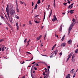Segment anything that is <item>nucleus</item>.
<instances>
[{"label":"nucleus","mask_w":78,"mask_h":78,"mask_svg":"<svg viewBox=\"0 0 78 78\" xmlns=\"http://www.w3.org/2000/svg\"><path fill=\"white\" fill-rule=\"evenodd\" d=\"M73 22H72V23L70 25L69 27H71V28H73V26H74V25L75 24V19L73 18L72 20Z\"/></svg>","instance_id":"f257e3e1"},{"label":"nucleus","mask_w":78,"mask_h":78,"mask_svg":"<svg viewBox=\"0 0 78 78\" xmlns=\"http://www.w3.org/2000/svg\"><path fill=\"white\" fill-rule=\"evenodd\" d=\"M9 14L10 16H14V14H16V12H15V11L14 10H10Z\"/></svg>","instance_id":"f03ea898"},{"label":"nucleus","mask_w":78,"mask_h":78,"mask_svg":"<svg viewBox=\"0 0 78 78\" xmlns=\"http://www.w3.org/2000/svg\"><path fill=\"white\" fill-rule=\"evenodd\" d=\"M72 53H70L69 55H68V58H67L66 60V62H67L69 61V59L72 57Z\"/></svg>","instance_id":"7ed1b4c3"},{"label":"nucleus","mask_w":78,"mask_h":78,"mask_svg":"<svg viewBox=\"0 0 78 78\" xmlns=\"http://www.w3.org/2000/svg\"><path fill=\"white\" fill-rule=\"evenodd\" d=\"M54 19H52V21L53 22H55V20H57V18H56V15H54V17H53Z\"/></svg>","instance_id":"20e7f679"},{"label":"nucleus","mask_w":78,"mask_h":78,"mask_svg":"<svg viewBox=\"0 0 78 78\" xmlns=\"http://www.w3.org/2000/svg\"><path fill=\"white\" fill-rule=\"evenodd\" d=\"M6 12L7 14H9V5L8 4L6 8Z\"/></svg>","instance_id":"39448f33"},{"label":"nucleus","mask_w":78,"mask_h":78,"mask_svg":"<svg viewBox=\"0 0 78 78\" xmlns=\"http://www.w3.org/2000/svg\"><path fill=\"white\" fill-rule=\"evenodd\" d=\"M72 27H69V30H68L69 33L68 34V36H69V34H70V31H71V30H72Z\"/></svg>","instance_id":"423d86ee"},{"label":"nucleus","mask_w":78,"mask_h":78,"mask_svg":"<svg viewBox=\"0 0 78 78\" xmlns=\"http://www.w3.org/2000/svg\"><path fill=\"white\" fill-rule=\"evenodd\" d=\"M7 14L10 22H11V23H12V20H11V19H10V16H9V13H8Z\"/></svg>","instance_id":"0eeeda50"},{"label":"nucleus","mask_w":78,"mask_h":78,"mask_svg":"<svg viewBox=\"0 0 78 78\" xmlns=\"http://www.w3.org/2000/svg\"><path fill=\"white\" fill-rule=\"evenodd\" d=\"M41 37H42L41 35H40L37 38V41H39V40L41 39Z\"/></svg>","instance_id":"6e6552de"},{"label":"nucleus","mask_w":78,"mask_h":78,"mask_svg":"<svg viewBox=\"0 0 78 78\" xmlns=\"http://www.w3.org/2000/svg\"><path fill=\"white\" fill-rule=\"evenodd\" d=\"M60 46L61 47H62V46H63V47H65V46H66V43H62V44H61Z\"/></svg>","instance_id":"1a4fd4ad"},{"label":"nucleus","mask_w":78,"mask_h":78,"mask_svg":"<svg viewBox=\"0 0 78 78\" xmlns=\"http://www.w3.org/2000/svg\"><path fill=\"white\" fill-rule=\"evenodd\" d=\"M62 25H61L60 26V27L59 28V31H60V32H61V31H62Z\"/></svg>","instance_id":"9d476101"},{"label":"nucleus","mask_w":78,"mask_h":78,"mask_svg":"<svg viewBox=\"0 0 78 78\" xmlns=\"http://www.w3.org/2000/svg\"><path fill=\"white\" fill-rule=\"evenodd\" d=\"M72 42V40H69L68 41V44H71Z\"/></svg>","instance_id":"9b49d317"},{"label":"nucleus","mask_w":78,"mask_h":78,"mask_svg":"<svg viewBox=\"0 0 78 78\" xmlns=\"http://www.w3.org/2000/svg\"><path fill=\"white\" fill-rule=\"evenodd\" d=\"M66 78H70V74H68L66 77Z\"/></svg>","instance_id":"f8f14e48"},{"label":"nucleus","mask_w":78,"mask_h":78,"mask_svg":"<svg viewBox=\"0 0 78 78\" xmlns=\"http://www.w3.org/2000/svg\"><path fill=\"white\" fill-rule=\"evenodd\" d=\"M58 50L56 49V50H55L54 52H55V55H57V53H58Z\"/></svg>","instance_id":"ddd939ff"},{"label":"nucleus","mask_w":78,"mask_h":78,"mask_svg":"<svg viewBox=\"0 0 78 78\" xmlns=\"http://www.w3.org/2000/svg\"><path fill=\"white\" fill-rule=\"evenodd\" d=\"M74 10H70L69 12L71 14H73V13L74 12L73 11H74Z\"/></svg>","instance_id":"4468645a"},{"label":"nucleus","mask_w":78,"mask_h":78,"mask_svg":"<svg viewBox=\"0 0 78 78\" xmlns=\"http://www.w3.org/2000/svg\"><path fill=\"white\" fill-rule=\"evenodd\" d=\"M16 9L17 12H19V8H18V5H17Z\"/></svg>","instance_id":"2eb2a0df"},{"label":"nucleus","mask_w":78,"mask_h":78,"mask_svg":"<svg viewBox=\"0 0 78 78\" xmlns=\"http://www.w3.org/2000/svg\"><path fill=\"white\" fill-rule=\"evenodd\" d=\"M52 9L50 13L49 14V17L50 18V16H51V14H52Z\"/></svg>","instance_id":"dca6fc26"},{"label":"nucleus","mask_w":78,"mask_h":78,"mask_svg":"<svg viewBox=\"0 0 78 78\" xmlns=\"http://www.w3.org/2000/svg\"><path fill=\"white\" fill-rule=\"evenodd\" d=\"M64 37H65V35H64L63 37L61 39V41H63V40H64Z\"/></svg>","instance_id":"f3484780"},{"label":"nucleus","mask_w":78,"mask_h":78,"mask_svg":"<svg viewBox=\"0 0 78 78\" xmlns=\"http://www.w3.org/2000/svg\"><path fill=\"white\" fill-rule=\"evenodd\" d=\"M16 25L17 27V29L18 30L19 29V25L17 23H16Z\"/></svg>","instance_id":"a211bd4d"},{"label":"nucleus","mask_w":78,"mask_h":78,"mask_svg":"<svg viewBox=\"0 0 78 78\" xmlns=\"http://www.w3.org/2000/svg\"><path fill=\"white\" fill-rule=\"evenodd\" d=\"M73 70H74V69H73L72 70L70 71V73H73Z\"/></svg>","instance_id":"6ab92c4d"},{"label":"nucleus","mask_w":78,"mask_h":78,"mask_svg":"<svg viewBox=\"0 0 78 78\" xmlns=\"http://www.w3.org/2000/svg\"><path fill=\"white\" fill-rule=\"evenodd\" d=\"M2 51H5V47H3L2 49Z\"/></svg>","instance_id":"aec40b11"},{"label":"nucleus","mask_w":78,"mask_h":78,"mask_svg":"<svg viewBox=\"0 0 78 78\" xmlns=\"http://www.w3.org/2000/svg\"><path fill=\"white\" fill-rule=\"evenodd\" d=\"M15 17L17 19H19V17L17 15L15 16Z\"/></svg>","instance_id":"412c9836"},{"label":"nucleus","mask_w":78,"mask_h":78,"mask_svg":"<svg viewBox=\"0 0 78 78\" xmlns=\"http://www.w3.org/2000/svg\"><path fill=\"white\" fill-rule=\"evenodd\" d=\"M41 3V1L40 0H38L37 2V4H40Z\"/></svg>","instance_id":"4be33fe9"},{"label":"nucleus","mask_w":78,"mask_h":78,"mask_svg":"<svg viewBox=\"0 0 78 78\" xmlns=\"http://www.w3.org/2000/svg\"><path fill=\"white\" fill-rule=\"evenodd\" d=\"M10 11H12V10H14V9H13V7L11 6L10 8Z\"/></svg>","instance_id":"5701e85b"},{"label":"nucleus","mask_w":78,"mask_h":78,"mask_svg":"<svg viewBox=\"0 0 78 78\" xmlns=\"http://www.w3.org/2000/svg\"><path fill=\"white\" fill-rule=\"evenodd\" d=\"M40 23L39 21H37V20H36L35 21V23Z\"/></svg>","instance_id":"b1692460"},{"label":"nucleus","mask_w":78,"mask_h":78,"mask_svg":"<svg viewBox=\"0 0 78 78\" xmlns=\"http://www.w3.org/2000/svg\"><path fill=\"white\" fill-rule=\"evenodd\" d=\"M75 58V55H73L72 56V60H73V58Z\"/></svg>","instance_id":"393cba45"},{"label":"nucleus","mask_w":78,"mask_h":78,"mask_svg":"<svg viewBox=\"0 0 78 78\" xmlns=\"http://www.w3.org/2000/svg\"><path fill=\"white\" fill-rule=\"evenodd\" d=\"M67 2L63 3V5L64 6H66V5H67Z\"/></svg>","instance_id":"a878e982"},{"label":"nucleus","mask_w":78,"mask_h":78,"mask_svg":"<svg viewBox=\"0 0 78 78\" xmlns=\"http://www.w3.org/2000/svg\"><path fill=\"white\" fill-rule=\"evenodd\" d=\"M9 27H10L11 29H12V26H11V25L9 24Z\"/></svg>","instance_id":"bb28decb"},{"label":"nucleus","mask_w":78,"mask_h":78,"mask_svg":"<svg viewBox=\"0 0 78 78\" xmlns=\"http://www.w3.org/2000/svg\"><path fill=\"white\" fill-rule=\"evenodd\" d=\"M78 49H76L75 51L76 53H78Z\"/></svg>","instance_id":"cd10ccee"},{"label":"nucleus","mask_w":78,"mask_h":78,"mask_svg":"<svg viewBox=\"0 0 78 78\" xmlns=\"http://www.w3.org/2000/svg\"><path fill=\"white\" fill-rule=\"evenodd\" d=\"M54 8H55V7H56V6L55 5V1L54 2Z\"/></svg>","instance_id":"c85d7f7f"},{"label":"nucleus","mask_w":78,"mask_h":78,"mask_svg":"<svg viewBox=\"0 0 78 78\" xmlns=\"http://www.w3.org/2000/svg\"><path fill=\"white\" fill-rule=\"evenodd\" d=\"M27 39L26 38L24 40V43H26V42H27Z\"/></svg>","instance_id":"c756f323"},{"label":"nucleus","mask_w":78,"mask_h":78,"mask_svg":"<svg viewBox=\"0 0 78 78\" xmlns=\"http://www.w3.org/2000/svg\"><path fill=\"white\" fill-rule=\"evenodd\" d=\"M45 14H44V17L43 18V21H44V20H45Z\"/></svg>","instance_id":"7c9ffc66"},{"label":"nucleus","mask_w":78,"mask_h":78,"mask_svg":"<svg viewBox=\"0 0 78 78\" xmlns=\"http://www.w3.org/2000/svg\"><path fill=\"white\" fill-rule=\"evenodd\" d=\"M33 69V67H32V69H31V72H30L31 75V74H32L31 73V72H33V69Z\"/></svg>","instance_id":"2f4dec72"},{"label":"nucleus","mask_w":78,"mask_h":78,"mask_svg":"<svg viewBox=\"0 0 78 78\" xmlns=\"http://www.w3.org/2000/svg\"><path fill=\"white\" fill-rule=\"evenodd\" d=\"M4 41L3 39H1L0 40V42H3Z\"/></svg>","instance_id":"473e14b6"},{"label":"nucleus","mask_w":78,"mask_h":78,"mask_svg":"<svg viewBox=\"0 0 78 78\" xmlns=\"http://www.w3.org/2000/svg\"><path fill=\"white\" fill-rule=\"evenodd\" d=\"M46 76H47V77H48V72L47 74H46Z\"/></svg>","instance_id":"72a5a7b5"},{"label":"nucleus","mask_w":78,"mask_h":78,"mask_svg":"<svg viewBox=\"0 0 78 78\" xmlns=\"http://www.w3.org/2000/svg\"><path fill=\"white\" fill-rule=\"evenodd\" d=\"M43 75H44V76H45V75H46V74H45V72H43Z\"/></svg>","instance_id":"f704fd0d"},{"label":"nucleus","mask_w":78,"mask_h":78,"mask_svg":"<svg viewBox=\"0 0 78 78\" xmlns=\"http://www.w3.org/2000/svg\"><path fill=\"white\" fill-rule=\"evenodd\" d=\"M62 55V52H60L59 53V55L60 56H61Z\"/></svg>","instance_id":"c9c22d12"},{"label":"nucleus","mask_w":78,"mask_h":78,"mask_svg":"<svg viewBox=\"0 0 78 78\" xmlns=\"http://www.w3.org/2000/svg\"><path fill=\"white\" fill-rule=\"evenodd\" d=\"M30 41H31V40L29 39V41H27V44H28V43H29V42H30Z\"/></svg>","instance_id":"e433bc0d"},{"label":"nucleus","mask_w":78,"mask_h":78,"mask_svg":"<svg viewBox=\"0 0 78 78\" xmlns=\"http://www.w3.org/2000/svg\"><path fill=\"white\" fill-rule=\"evenodd\" d=\"M1 18L2 19H5V18H4V17H3V16H1Z\"/></svg>","instance_id":"4c0bfd02"},{"label":"nucleus","mask_w":78,"mask_h":78,"mask_svg":"<svg viewBox=\"0 0 78 78\" xmlns=\"http://www.w3.org/2000/svg\"><path fill=\"white\" fill-rule=\"evenodd\" d=\"M76 75V73H75L73 76V78H75Z\"/></svg>","instance_id":"58836bf2"},{"label":"nucleus","mask_w":78,"mask_h":78,"mask_svg":"<svg viewBox=\"0 0 78 78\" xmlns=\"http://www.w3.org/2000/svg\"><path fill=\"white\" fill-rule=\"evenodd\" d=\"M55 48V47H54V46H53L52 48V50H51L52 51L53 50V49H54V48Z\"/></svg>","instance_id":"ea45409f"},{"label":"nucleus","mask_w":78,"mask_h":78,"mask_svg":"<svg viewBox=\"0 0 78 78\" xmlns=\"http://www.w3.org/2000/svg\"><path fill=\"white\" fill-rule=\"evenodd\" d=\"M29 25H32V23H31V21H29Z\"/></svg>","instance_id":"a19ab883"},{"label":"nucleus","mask_w":78,"mask_h":78,"mask_svg":"<svg viewBox=\"0 0 78 78\" xmlns=\"http://www.w3.org/2000/svg\"><path fill=\"white\" fill-rule=\"evenodd\" d=\"M47 36V34H45L44 35V39H45V37H46V36Z\"/></svg>","instance_id":"79ce46f5"},{"label":"nucleus","mask_w":78,"mask_h":78,"mask_svg":"<svg viewBox=\"0 0 78 78\" xmlns=\"http://www.w3.org/2000/svg\"><path fill=\"white\" fill-rule=\"evenodd\" d=\"M32 6H34V2H32Z\"/></svg>","instance_id":"37998d69"},{"label":"nucleus","mask_w":78,"mask_h":78,"mask_svg":"<svg viewBox=\"0 0 78 78\" xmlns=\"http://www.w3.org/2000/svg\"><path fill=\"white\" fill-rule=\"evenodd\" d=\"M39 15H36V16H35L34 17L36 18L37 17H39Z\"/></svg>","instance_id":"c03bdc74"},{"label":"nucleus","mask_w":78,"mask_h":78,"mask_svg":"<svg viewBox=\"0 0 78 78\" xmlns=\"http://www.w3.org/2000/svg\"><path fill=\"white\" fill-rule=\"evenodd\" d=\"M37 6H35V8H34V9H37Z\"/></svg>","instance_id":"a18cd8bd"},{"label":"nucleus","mask_w":78,"mask_h":78,"mask_svg":"<svg viewBox=\"0 0 78 78\" xmlns=\"http://www.w3.org/2000/svg\"><path fill=\"white\" fill-rule=\"evenodd\" d=\"M67 3H69V4H70V2L69 0H68V1Z\"/></svg>","instance_id":"49530a36"},{"label":"nucleus","mask_w":78,"mask_h":78,"mask_svg":"<svg viewBox=\"0 0 78 78\" xmlns=\"http://www.w3.org/2000/svg\"><path fill=\"white\" fill-rule=\"evenodd\" d=\"M20 3H21V4L22 5H23V2H22V1H20Z\"/></svg>","instance_id":"de8ad7c7"},{"label":"nucleus","mask_w":78,"mask_h":78,"mask_svg":"<svg viewBox=\"0 0 78 78\" xmlns=\"http://www.w3.org/2000/svg\"><path fill=\"white\" fill-rule=\"evenodd\" d=\"M28 45H29V43H28L26 45V47H28Z\"/></svg>","instance_id":"09e8293b"},{"label":"nucleus","mask_w":78,"mask_h":78,"mask_svg":"<svg viewBox=\"0 0 78 78\" xmlns=\"http://www.w3.org/2000/svg\"><path fill=\"white\" fill-rule=\"evenodd\" d=\"M27 53L28 54H31V53H30V52H27Z\"/></svg>","instance_id":"8fccbe9b"},{"label":"nucleus","mask_w":78,"mask_h":78,"mask_svg":"<svg viewBox=\"0 0 78 78\" xmlns=\"http://www.w3.org/2000/svg\"><path fill=\"white\" fill-rule=\"evenodd\" d=\"M25 63V62L24 61H23V62L21 63V64H24Z\"/></svg>","instance_id":"3c124183"},{"label":"nucleus","mask_w":78,"mask_h":78,"mask_svg":"<svg viewBox=\"0 0 78 78\" xmlns=\"http://www.w3.org/2000/svg\"><path fill=\"white\" fill-rule=\"evenodd\" d=\"M5 17L7 19H8V17H7L6 15H5Z\"/></svg>","instance_id":"603ef678"},{"label":"nucleus","mask_w":78,"mask_h":78,"mask_svg":"<svg viewBox=\"0 0 78 78\" xmlns=\"http://www.w3.org/2000/svg\"><path fill=\"white\" fill-rule=\"evenodd\" d=\"M34 69L36 70H37V68L35 67H34Z\"/></svg>","instance_id":"864d4df0"},{"label":"nucleus","mask_w":78,"mask_h":78,"mask_svg":"<svg viewBox=\"0 0 78 78\" xmlns=\"http://www.w3.org/2000/svg\"><path fill=\"white\" fill-rule=\"evenodd\" d=\"M11 19L12 20V16H11Z\"/></svg>","instance_id":"5fc2aeb1"},{"label":"nucleus","mask_w":78,"mask_h":78,"mask_svg":"<svg viewBox=\"0 0 78 78\" xmlns=\"http://www.w3.org/2000/svg\"><path fill=\"white\" fill-rule=\"evenodd\" d=\"M41 63H42V64H44V62H41Z\"/></svg>","instance_id":"6e6d98bb"},{"label":"nucleus","mask_w":78,"mask_h":78,"mask_svg":"<svg viewBox=\"0 0 78 78\" xmlns=\"http://www.w3.org/2000/svg\"><path fill=\"white\" fill-rule=\"evenodd\" d=\"M74 3H72L71 5V6H73V5Z\"/></svg>","instance_id":"4d7b16f0"},{"label":"nucleus","mask_w":78,"mask_h":78,"mask_svg":"<svg viewBox=\"0 0 78 78\" xmlns=\"http://www.w3.org/2000/svg\"><path fill=\"white\" fill-rule=\"evenodd\" d=\"M34 11V9H33L32 10V12H31V13H32Z\"/></svg>","instance_id":"13d9d810"},{"label":"nucleus","mask_w":78,"mask_h":78,"mask_svg":"<svg viewBox=\"0 0 78 78\" xmlns=\"http://www.w3.org/2000/svg\"><path fill=\"white\" fill-rule=\"evenodd\" d=\"M50 68V66H48V69H49Z\"/></svg>","instance_id":"bf43d9fd"},{"label":"nucleus","mask_w":78,"mask_h":78,"mask_svg":"<svg viewBox=\"0 0 78 78\" xmlns=\"http://www.w3.org/2000/svg\"><path fill=\"white\" fill-rule=\"evenodd\" d=\"M70 7H69V6L68 7V9H70Z\"/></svg>","instance_id":"052dcab7"},{"label":"nucleus","mask_w":78,"mask_h":78,"mask_svg":"<svg viewBox=\"0 0 78 78\" xmlns=\"http://www.w3.org/2000/svg\"><path fill=\"white\" fill-rule=\"evenodd\" d=\"M48 8H50V5H49L48 6Z\"/></svg>","instance_id":"680f3d73"},{"label":"nucleus","mask_w":78,"mask_h":78,"mask_svg":"<svg viewBox=\"0 0 78 78\" xmlns=\"http://www.w3.org/2000/svg\"><path fill=\"white\" fill-rule=\"evenodd\" d=\"M33 57H32V58L30 59V60H33Z\"/></svg>","instance_id":"e2e57ef3"},{"label":"nucleus","mask_w":78,"mask_h":78,"mask_svg":"<svg viewBox=\"0 0 78 78\" xmlns=\"http://www.w3.org/2000/svg\"><path fill=\"white\" fill-rule=\"evenodd\" d=\"M44 70H47V69L46 68H45L44 69Z\"/></svg>","instance_id":"0e129e2a"},{"label":"nucleus","mask_w":78,"mask_h":78,"mask_svg":"<svg viewBox=\"0 0 78 78\" xmlns=\"http://www.w3.org/2000/svg\"><path fill=\"white\" fill-rule=\"evenodd\" d=\"M44 72L45 73H47V70H45Z\"/></svg>","instance_id":"69168bd1"},{"label":"nucleus","mask_w":78,"mask_h":78,"mask_svg":"<svg viewBox=\"0 0 78 78\" xmlns=\"http://www.w3.org/2000/svg\"><path fill=\"white\" fill-rule=\"evenodd\" d=\"M22 78H25V76H23V77H22Z\"/></svg>","instance_id":"338daca9"},{"label":"nucleus","mask_w":78,"mask_h":78,"mask_svg":"<svg viewBox=\"0 0 78 78\" xmlns=\"http://www.w3.org/2000/svg\"><path fill=\"white\" fill-rule=\"evenodd\" d=\"M66 14V13H65V12H64V13H62V14Z\"/></svg>","instance_id":"774afa93"}]
</instances>
